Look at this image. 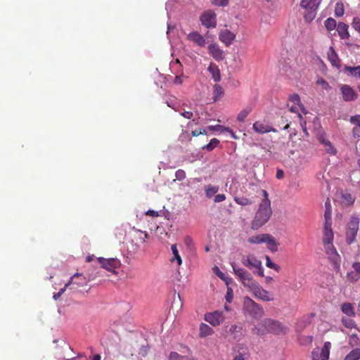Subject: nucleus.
<instances>
[{
	"mask_svg": "<svg viewBox=\"0 0 360 360\" xmlns=\"http://www.w3.org/2000/svg\"><path fill=\"white\" fill-rule=\"evenodd\" d=\"M187 38L188 40L200 47H204L206 44L205 39L198 32H192L189 33L187 36Z\"/></svg>",
	"mask_w": 360,
	"mask_h": 360,
	"instance_id": "obj_19",
	"label": "nucleus"
},
{
	"mask_svg": "<svg viewBox=\"0 0 360 360\" xmlns=\"http://www.w3.org/2000/svg\"><path fill=\"white\" fill-rule=\"evenodd\" d=\"M325 27L328 31H332L338 26L335 19L332 18H327L324 22Z\"/></svg>",
	"mask_w": 360,
	"mask_h": 360,
	"instance_id": "obj_41",
	"label": "nucleus"
},
{
	"mask_svg": "<svg viewBox=\"0 0 360 360\" xmlns=\"http://www.w3.org/2000/svg\"><path fill=\"white\" fill-rule=\"evenodd\" d=\"M208 50L210 54H211L216 60L219 61L224 59V51L219 48L218 44L215 43L211 44L208 46Z\"/></svg>",
	"mask_w": 360,
	"mask_h": 360,
	"instance_id": "obj_18",
	"label": "nucleus"
},
{
	"mask_svg": "<svg viewBox=\"0 0 360 360\" xmlns=\"http://www.w3.org/2000/svg\"><path fill=\"white\" fill-rule=\"evenodd\" d=\"M212 4L217 6H226L229 4V0H210Z\"/></svg>",
	"mask_w": 360,
	"mask_h": 360,
	"instance_id": "obj_48",
	"label": "nucleus"
},
{
	"mask_svg": "<svg viewBox=\"0 0 360 360\" xmlns=\"http://www.w3.org/2000/svg\"><path fill=\"white\" fill-rule=\"evenodd\" d=\"M263 199L259 204L258 209L251 223V228L257 230L264 225L270 219L272 214L271 202L268 198V193L262 190Z\"/></svg>",
	"mask_w": 360,
	"mask_h": 360,
	"instance_id": "obj_2",
	"label": "nucleus"
},
{
	"mask_svg": "<svg viewBox=\"0 0 360 360\" xmlns=\"http://www.w3.org/2000/svg\"><path fill=\"white\" fill-rule=\"evenodd\" d=\"M359 219L356 216H352L347 224L346 240L348 244L354 242L359 230Z\"/></svg>",
	"mask_w": 360,
	"mask_h": 360,
	"instance_id": "obj_9",
	"label": "nucleus"
},
{
	"mask_svg": "<svg viewBox=\"0 0 360 360\" xmlns=\"http://www.w3.org/2000/svg\"><path fill=\"white\" fill-rule=\"evenodd\" d=\"M347 278L352 281H356L360 278V276L354 271H352L347 273Z\"/></svg>",
	"mask_w": 360,
	"mask_h": 360,
	"instance_id": "obj_49",
	"label": "nucleus"
},
{
	"mask_svg": "<svg viewBox=\"0 0 360 360\" xmlns=\"http://www.w3.org/2000/svg\"><path fill=\"white\" fill-rule=\"evenodd\" d=\"M352 268L354 271L360 276V262H354L352 264Z\"/></svg>",
	"mask_w": 360,
	"mask_h": 360,
	"instance_id": "obj_63",
	"label": "nucleus"
},
{
	"mask_svg": "<svg viewBox=\"0 0 360 360\" xmlns=\"http://www.w3.org/2000/svg\"><path fill=\"white\" fill-rule=\"evenodd\" d=\"M175 176L177 180L182 181L186 178V172L183 169H178L175 172Z\"/></svg>",
	"mask_w": 360,
	"mask_h": 360,
	"instance_id": "obj_52",
	"label": "nucleus"
},
{
	"mask_svg": "<svg viewBox=\"0 0 360 360\" xmlns=\"http://www.w3.org/2000/svg\"><path fill=\"white\" fill-rule=\"evenodd\" d=\"M243 311L254 319H260L264 315L263 308L249 297H245Z\"/></svg>",
	"mask_w": 360,
	"mask_h": 360,
	"instance_id": "obj_4",
	"label": "nucleus"
},
{
	"mask_svg": "<svg viewBox=\"0 0 360 360\" xmlns=\"http://www.w3.org/2000/svg\"><path fill=\"white\" fill-rule=\"evenodd\" d=\"M224 128L226 127L220 124L210 125L207 127V129L210 131H221L222 132H224Z\"/></svg>",
	"mask_w": 360,
	"mask_h": 360,
	"instance_id": "obj_54",
	"label": "nucleus"
},
{
	"mask_svg": "<svg viewBox=\"0 0 360 360\" xmlns=\"http://www.w3.org/2000/svg\"><path fill=\"white\" fill-rule=\"evenodd\" d=\"M245 335V331L242 323H238L227 327L225 337L230 342L234 343L240 342Z\"/></svg>",
	"mask_w": 360,
	"mask_h": 360,
	"instance_id": "obj_7",
	"label": "nucleus"
},
{
	"mask_svg": "<svg viewBox=\"0 0 360 360\" xmlns=\"http://www.w3.org/2000/svg\"><path fill=\"white\" fill-rule=\"evenodd\" d=\"M214 334V330L210 326L206 323H201L199 326V337L201 338H206L207 336Z\"/></svg>",
	"mask_w": 360,
	"mask_h": 360,
	"instance_id": "obj_24",
	"label": "nucleus"
},
{
	"mask_svg": "<svg viewBox=\"0 0 360 360\" xmlns=\"http://www.w3.org/2000/svg\"><path fill=\"white\" fill-rule=\"evenodd\" d=\"M148 237V234L146 231L137 229H134V238L137 243L141 244L145 243Z\"/></svg>",
	"mask_w": 360,
	"mask_h": 360,
	"instance_id": "obj_29",
	"label": "nucleus"
},
{
	"mask_svg": "<svg viewBox=\"0 0 360 360\" xmlns=\"http://www.w3.org/2000/svg\"><path fill=\"white\" fill-rule=\"evenodd\" d=\"M233 298V291L231 288H227L226 294L225 295V299L227 302L231 303Z\"/></svg>",
	"mask_w": 360,
	"mask_h": 360,
	"instance_id": "obj_50",
	"label": "nucleus"
},
{
	"mask_svg": "<svg viewBox=\"0 0 360 360\" xmlns=\"http://www.w3.org/2000/svg\"><path fill=\"white\" fill-rule=\"evenodd\" d=\"M345 13L344 6L342 2H337L335 7V14L337 17H341Z\"/></svg>",
	"mask_w": 360,
	"mask_h": 360,
	"instance_id": "obj_43",
	"label": "nucleus"
},
{
	"mask_svg": "<svg viewBox=\"0 0 360 360\" xmlns=\"http://www.w3.org/2000/svg\"><path fill=\"white\" fill-rule=\"evenodd\" d=\"M207 131L205 129H200L199 130H194L192 131V135L193 136H198L200 134H206Z\"/></svg>",
	"mask_w": 360,
	"mask_h": 360,
	"instance_id": "obj_61",
	"label": "nucleus"
},
{
	"mask_svg": "<svg viewBox=\"0 0 360 360\" xmlns=\"http://www.w3.org/2000/svg\"><path fill=\"white\" fill-rule=\"evenodd\" d=\"M219 144V141L216 139H212L209 143L204 146L202 149L207 150V151L213 150Z\"/></svg>",
	"mask_w": 360,
	"mask_h": 360,
	"instance_id": "obj_40",
	"label": "nucleus"
},
{
	"mask_svg": "<svg viewBox=\"0 0 360 360\" xmlns=\"http://www.w3.org/2000/svg\"><path fill=\"white\" fill-rule=\"evenodd\" d=\"M327 56L328 60L333 67L337 68L341 67L340 60L333 46L329 47L327 51Z\"/></svg>",
	"mask_w": 360,
	"mask_h": 360,
	"instance_id": "obj_20",
	"label": "nucleus"
},
{
	"mask_svg": "<svg viewBox=\"0 0 360 360\" xmlns=\"http://www.w3.org/2000/svg\"><path fill=\"white\" fill-rule=\"evenodd\" d=\"M290 110L292 112L297 113V116L300 120L302 119V113L307 114V110L303 105L293 104L290 107Z\"/></svg>",
	"mask_w": 360,
	"mask_h": 360,
	"instance_id": "obj_34",
	"label": "nucleus"
},
{
	"mask_svg": "<svg viewBox=\"0 0 360 360\" xmlns=\"http://www.w3.org/2000/svg\"><path fill=\"white\" fill-rule=\"evenodd\" d=\"M340 90L342 96V99L345 101H353L357 98V94L348 84L340 85Z\"/></svg>",
	"mask_w": 360,
	"mask_h": 360,
	"instance_id": "obj_14",
	"label": "nucleus"
},
{
	"mask_svg": "<svg viewBox=\"0 0 360 360\" xmlns=\"http://www.w3.org/2000/svg\"><path fill=\"white\" fill-rule=\"evenodd\" d=\"M314 316V314H310L308 316H303L300 319L297 323H296L295 330L297 333H300L303 331V330L310 324L311 319Z\"/></svg>",
	"mask_w": 360,
	"mask_h": 360,
	"instance_id": "obj_21",
	"label": "nucleus"
},
{
	"mask_svg": "<svg viewBox=\"0 0 360 360\" xmlns=\"http://www.w3.org/2000/svg\"><path fill=\"white\" fill-rule=\"evenodd\" d=\"M253 130L260 134H263L268 132H276V129L272 127L271 126L269 125L268 124L265 123L264 122L262 121H257L253 124L252 126Z\"/></svg>",
	"mask_w": 360,
	"mask_h": 360,
	"instance_id": "obj_15",
	"label": "nucleus"
},
{
	"mask_svg": "<svg viewBox=\"0 0 360 360\" xmlns=\"http://www.w3.org/2000/svg\"><path fill=\"white\" fill-rule=\"evenodd\" d=\"M226 200V195L224 194H217L214 196V201L215 202H221Z\"/></svg>",
	"mask_w": 360,
	"mask_h": 360,
	"instance_id": "obj_60",
	"label": "nucleus"
},
{
	"mask_svg": "<svg viewBox=\"0 0 360 360\" xmlns=\"http://www.w3.org/2000/svg\"><path fill=\"white\" fill-rule=\"evenodd\" d=\"M234 201L242 206H246L250 205L252 204V202L251 200L245 198V197H235Z\"/></svg>",
	"mask_w": 360,
	"mask_h": 360,
	"instance_id": "obj_42",
	"label": "nucleus"
},
{
	"mask_svg": "<svg viewBox=\"0 0 360 360\" xmlns=\"http://www.w3.org/2000/svg\"><path fill=\"white\" fill-rule=\"evenodd\" d=\"M318 140L323 145L325 151L330 155H335L337 153V150L333 146L332 143L323 135H320L318 137Z\"/></svg>",
	"mask_w": 360,
	"mask_h": 360,
	"instance_id": "obj_17",
	"label": "nucleus"
},
{
	"mask_svg": "<svg viewBox=\"0 0 360 360\" xmlns=\"http://www.w3.org/2000/svg\"><path fill=\"white\" fill-rule=\"evenodd\" d=\"M333 241V239H323L324 250L328 259L333 264L335 269L339 270L341 258L335 248Z\"/></svg>",
	"mask_w": 360,
	"mask_h": 360,
	"instance_id": "obj_6",
	"label": "nucleus"
},
{
	"mask_svg": "<svg viewBox=\"0 0 360 360\" xmlns=\"http://www.w3.org/2000/svg\"><path fill=\"white\" fill-rule=\"evenodd\" d=\"M219 38L221 42L229 46L235 39L236 34L227 29H223L219 32Z\"/></svg>",
	"mask_w": 360,
	"mask_h": 360,
	"instance_id": "obj_16",
	"label": "nucleus"
},
{
	"mask_svg": "<svg viewBox=\"0 0 360 360\" xmlns=\"http://www.w3.org/2000/svg\"><path fill=\"white\" fill-rule=\"evenodd\" d=\"M264 243L267 245L268 249L272 252H275L278 251V247L279 243L276 240V239L270 234H266V237L265 238Z\"/></svg>",
	"mask_w": 360,
	"mask_h": 360,
	"instance_id": "obj_23",
	"label": "nucleus"
},
{
	"mask_svg": "<svg viewBox=\"0 0 360 360\" xmlns=\"http://www.w3.org/2000/svg\"><path fill=\"white\" fill-rule=\"evenodd\" d=\"M101 266L108 271H114L115 269H118L120 265V261L117 258L105 259L103 257L97 258Z\"/></svg>",
	"mask_w": 360,
	"mask_h": 360,
	"instance_id": "obj_13",
	"label": "nucleus"
},
{
	"mask_svg": "<svg viewBox=\"0 0 360 360\" xmlns=\"http://www.w3.org/2000/svg\"><path fill=\"white\" fill-rule=\"evenodd\" d=\"M331 344L330 342H326L323 347L319 349H316L312 352L313 360H328L330 354Z\"/></svg>",
	"mask_w": 360,
	"mask_h": 360,
	"instance_id": "obj_12",
	"label": "nucleus"
},
{
	"mask_svg": "<svg viewBox=\"0 0 360 360\" xmlns=\"http://www.w3.org/2000/svg\"><path fill=\"white\" fill-rule=\"evenodd\" d=\"M352 25V27L360 34V18H354Z\"/></svg>",
	"mask_w": 360,
	"mask_h": 360,
	"instance_id": "obj_47",
	"label": "nucleus"
},
{
	"mask_svg": "<svg viewBox=\"0 0 360 360\" xmlns=\"http://www.w3.org/2000/svg\"><path fill=\"white\" fill-rule=\"evenodd\" d=\"M184 244L187 248L192 250L194 248V242L191 237L187 236L184 238Z\"/></svg>",
	"mask_w": 360,
	"mask_h": 360,
	"instance_id": "obj_46",
	"label": "nucleus"
},
{
	"mask_svg": "<svg viewBox=\"0 0 360 360\" xmlns=\"http://www.w3.org/2000/svg\"><path fill=\"white\" fill-rule=\"evenodd\" d=\"M200 20L207 28H214L217 26V15L214 11L207 10L202 13Z\"/></svg>",
	"mask_w": 360,
	"mask_h": 360,
	"instance_id": "obj_11",
	"label": "nucleus"
},
{
	"mask_svg": "<svg viewBox=\"0 0 360 360\" xmlns=\"http://www.w3.org/2000/svg\"><path fill=\"white\" fill-rule=\"evenodd\" d=\"M169 360H198L191 354L183 356L176 352H172L168 356Z\"/></svg>",
	"mask_w": 360,
	"mask_h": 360,
	"instance_id": "obj_31",
	"label": "nucleus"
},
{
	"mask_svg": "<svg viewBox=\"0 0 360 360\" xmlns=\"http://www.w3.org/2000/svg\"><path fill=\"white\" fill-rule=\"evenodd\" d=\"M356 126L353 129V135L354 137H360V124H354Z\"/></svg>",
	"mask_w": 360,
	"mask_h": 360,
	"instance_id": "obj_59",
	"label": "nucleus"
},
{
	"mask_svg": "<svg viewBox=\"0 0 360 360\" xmlns=\"http://www.w3.org/2000/svg\"><path fill=\"white\" fill-rule=\"evenodd\" d=\"M359 343V338L356 335H352L349 338V344L352 346L355 345H358Z\"/></svg>",
	"mask_w": 360,
	"mask_h": 360,
	"instance_id": "obj_58",
	"label": "nucleus"
},
{
	"mask_svg": "<svg viewBox=\"0 0 360 360\" xmlns=\"http://www.w3.org/2000/svg\"><path fill=\"white\" fill-rule=\"evenodd\" d=\"M322 0H301L300 6L304 9V18L310 22L316 15L318 8Z\"/></svg>",
	"mask_w": 360,
	"mask_h": 360,
	"instance_id": "obj_5",
	"label": "nucleus"
},
{
	"mask_svg": "<svg viewBox=\"0 0 360 360\" xmlns=\"http://www.w3.org/2000/svg\"><path fill=\"white\" fill-rule=\"evenodd\" d=\"M340 202L344 205H350L354 202V197L349 193L340 192L339 194Z\"/></svg>",
	"mask_w": 360,
	"mask_h": 360,
	"instance_id": "obj_25",
	"label": "nucleus"
},
{
	"mask_svg": "<svg viewBox=\"0 0 360 360\" xmlns=\"http://www.w3.org/2000/svg\"><path fill=\"white\" fill-rule=\"evenodd\" d=\"M208 71L212 75V77L214 82H219L221 80L220 71L218 66L214 63H210L208 67Z\"/></svg>",
	"mask_w": 360,
	"mask_h": 360,
	"instance_id": "obj_30",
	"label": "nucleus"
},
{
	"mask_svg": "<svg viewBox=\"0 0 360 360\" xmlns=\"http://www.w3.org/2000/svg\"><path fill=\"white\" fill-rule=\"evenodd\" d=\"M290 101L295 105H302L300 102V98L297 94H292L290 96Z\"/></svg>",
	"mask_w": 360,
	"mask_h": 360,
	"instance_id": "obj_53",
	"label": "nucleus"
},
{
	"mask_svg": "<svg viewBox=\"0 0 360 360\" xmlns=\"http://www.w3.org/2000/svg\"><path fill=\"white\" fill-rule=\"evenodd\" d=\"M325 206H326V212H325V214H324L325 218L331 217L332 209H331L330 201L329 199H327V200L326 201Z\"/></svg>",
	"mask_w": 360,
	"mask_h": 360,
	"instance_id": "obj_45",
	"label": "nucleus"
},
{
	"mask_svg": "<svg viewBox=\"0 0 360 360\" xmlns=\"http://www.w3.org/2000/svg\"><path fill=\"white\" fill-rule=\"evenodd\" d=\"M213 272L217 275L221 279H224V274L220 271L219 268L217 266H214L212 269Z\"/></svg>",
	"mask_w": 360,
	"mask_h": 360,
	"instance_id": "obj_57",
	"label": "nucleus"
},
{
	"mask_svg": "<svg viewBox=\"0 0 360 360\" xmlns=\"http://www.w3.org/2000/svg\"><path fill=\"white\" fill-rule=\"evenodd\" d=\"M345 70L348 72L350 76L360 78V66L350 67L345 66Z\"/></svg>",
	"mask_w": 360,
	"mask_h": 360,
	"instance_id": "obj_38",
	"label": "nucleus"
},
{
	"mask_svg": "<svg viewBox=\"0 0 360 360\" xmlns=\"http://www.w3.org/2000/svg\"><path fill=\"white\" fill-rule=\"evenodd\" d=\"M299 340L302 345H307V344H309L312 342L313 337L312 336L300 337V338H299Z\"/></svg>",
	"mask_w": 360,
	"mask_h": 360,
	"instance_id": "obj_55",
	"label": "nucleus"
},
{
	"mask_svg": "<svg viewBox=\"0 0 360 360\" xmlns=\"http://www.w3.org/2000/svg\"><path fill=\"white\" fill-rule=\"evenodd\" d=\"M267 233H262L250 237L248 241L251 244H261L264 243L265 238Z\"/></svg>",
	"mask_w": 360,
	"mask_h": 360,
	"instance_id": "obj_33",
	"label": "nucleus"
},
{
	"mask_svg": "<svg viewBox=\"0 0 360 360\" xmlns=\"http://www.w3.org/2000/svg\"><path fill=\"white\" fill-rule=\"evenodd\" d=\"M337 32L342 39H346L349 37L348 25L345 22L338 23L337 26Z\"/></svg>",
	"mask_w": 360,
	"mask_h": 360,
	"instance_id": "obj_26",
	"label": "nucleus"
},
{
	"mask_svg": "<svg viewBox=\"0 0 360 360\" xmlns=\"http://www.w3.org/2000/svg\"><path fill=\"white\" fill-rule=\"evenodd\" d=\"M331 217L325 218L323 239H333Z\"/></svg>",
	"mask_w": 360,
	"mask_h": 360,
	"instance_id": "obj_22",
	"label": "nucleus"
},
{
	"mask_svg": "<svg viewBox=\"0 0 360 360\" xmlns=\"http://www.w3.org/2000/svg\"><path fill=\"white\" fill-rule=\"evenodd\" d=\"M316 83L317 84L320 85L323 89L329 90L330 89L329 84L323 79H319Z\"/></svg>",
	"mask_w": 360,
	"mask_h": 360,
	"instance_id": "obj_51",
	"label": "nucleus"
},
{
	"mask_svg": "<svg viewBox=\"0 0 360 360\" xmlns=\"http://www.w3.org/2000/svg\"><path fill=\"white\" fill-rule=\"evenodd\" d=\"M342 323L347 328H353L356 327L355 322L351 319L342 318Z\"/></svg>",
	"mask_w": 360,
	"mask_h": 360,
	"instance_id": "obj_44",
	"label": "nucleus"
},
{
	"mask_svg": "<svg viewBox=\"0 0 360 360\" xmlns=\"http://www.w3.org/2000/svg\"><path fill=\"white\" fill-rule=\"evenodd\" d=\"M72 277H75L72 284H75L79 287L84 286L89 281V279L82 274L76 273Z\"/></svg>",
	"mask_w": 360,
	"mask_h": 360,
	"instance_id": "obj_28",
	"label": "nucleus"
},
{
	"mask_svg": "<svg viewBox=\"0 0 360 360\" xmlns=\"http://www.w3.org/2000/svg\"><path fill=\"white\" fill-rule=\"evenodd\" d=\"M180 114L186 119H191L193 117V112L191 111H184L181 112Z\"/></svg>",
	"mask_w": 360,
	"mask_h": 360,
	"instance_id": "obj_62",
	"label": "nucleus"
},
{
	"mask_svg": "<svg viewBox=\"0 0 360 360\" xmlns=\"http://www.w3.org/2000/svg\"><path fill=\"white\" fill-rule=\"evenodd\" d=\"M360 359V349L352 350L345 358V360H359Z\"/></svg>",
	"mask_w": 360,
	"mask_h": 360,
	"instance_id": "obj_39",
	"label": "nucleus"
},
{
	"mask_svg": "<svg viewBox=\"0 0 360 360\" xmlns=\"http://www.w3.org/2000/svg\"><path fill=\"white\" fill-rule=\"evenodd\" d=\"M262 326L264 327V330L257 329L256 333L257 335H262L265 332H271L276 334L285 333V329L278 321L272 319H265L262 322Z\"/></svg>",
	"mask_w": 360,
	"mask_h": 360,
	"instance_id": "obj_8",
	"label": "nucleus"
},
{
	"mask_svg": "<svg viewBox=\"0 0 360 360\" xmlns=\"http://www.w3.org/2000/svg\"><path fill=\"white\" fill-rule=\"evenodd\" d=\"M204 319L208 322L211 326L216 327L221 324L224 320L225 316L223 311L216 310L212 312H207L204 315Z\"/></svg>",
	"mask_w": 360,
	"mask_h": 360,
	"instance_id": "obj_10",
	"label": "nucleus"
},
{
	"mask_svg": "<svg viewBox=\"0 0 360 360\" xmlns=\"http://www.w3.org/2000/svg\"><path fill=\"white\" fill-rule=\"evenodd\" d=\"M234 274L238 276L243 285L248 288L254 296L262 301L269 302L274 300L270 293L264 290L258 282L253 279L252 275L245 269L238 266L234 262L231 263Z\"/></svg>",
	"mask_w": 360,
	"mask_h": 360,
	"instance_id": "obj_1",
	"label": "nucleus"
},
{
	"mask_svg": "<svg viewBox=\"0 0 360 360\" xmlns=\"http://www.w3.org/2000/svg\"><path fill=\"white\" fill-rule=\"evenodd\" d=\"M252 110V108L251 106H247L244 108L238 114L237 120L240 122H243Z\"/></svg>",
	"mask_w": 360,
	"mask_h": 360,
	"instance_id": "obj_36",
	"label": "nucleus"
},
{
	"mask_svg": "<svg viewBox=\"0 0 360 360\" xmlns=\"http://www.w3.org/2000/svg\"><path fill=\"white\" fill-rule=\"evenodd\" d=\"M341 310L343 314L349 316L354 317L355 316V311L352 304L349 302H345L341 305Z\"/></svg>",
	"mask_w": 360,
	"mask_h": 360,
	"instance_id": "obj_32",
	"label": "nucleus"
},
{
	"mask_svg": "<svg viewBox=\"0 0 360 360\" xmlns=\"http://www.w3.org/2000/svg\"><path fill=\"white\" fill-rule=\"evenodd\" d=\"M224 94L223 88L219 84H214L213 86V100L217 101Z\"/></svg>",
	"mask_w": 360,
	"mask_h": 360,
	"instance_id": "obj_37",
	"label": "nucleus"
},
{
	"mask_svg": "<svg viewBox=\"0 0 360 360\" xmlns=\"http://www.w3.org/2000/svg\"><path fill=\"white\" fill-rule=\"evenodd\" d=\"M242 264L252 271L254 274L263 277L264 268L262 262L253 254L243 255L241 258Z\"/></svg>",
	"mask_w": 360,
	"mask_h": 360,
	"instance_id": "obj_3",
	"label": "nucleus"
},
{
	"mask_svg": "<svg viewBox=\"0 0 360 360\" xmlns=\"http://www.w3.org/2000/svg\"><path fill=\"white\" fill-rule=\"evenodd\" d=\"M248 357V354L247 352L239 353L238 354L233 360H245Z\"/></svg>",
	"mask_w": 360,
	"mask_h": 360,
	"instance_id": "obj_56",
	"label": "nucleus"
},
{
	"mask_svg": "<svg viewBox=\"0 0 360 360\" xmlns=\"http://www.w3.org/2000/svg\"><path fill=\"white\" fill-rule=\"evenodd\" d=\"M171 250L173 257L170 259V262L173 264L176 263L178 266H181L182 264V259L181 255H179L177 245L176 244H173L171 246Z\"/></svg>",
	"mask_w": 360,
	"mask_h": 360,
	"instance_id": "obj_27",
	"label": "nucleus"
},
{
	"mask_svg": "<svg viewBox=\"0 0 360 360\" xmlns=\"http://www.w3.org/2000/svg\"><path fill=\"white\" fill-rule=\"evenodd\" d=\"M219 190L218 186H212L211 184L205 186V195L208 198H211Z\"/></svg>",
	"mask_w": 360,
	"mask_h": 360,
	"instance_id": "obj_35",
	"label": "nucleus"
},
{
	"mask_svg": "<svg viewBox=\"0 0 360 360\" xmlns=\"http://www.w3.org/2000/svg\"><path fill=\"white\" fill-rule=\"evenodd\" d=\"M350 120H351V122L353 124H360V115L352 117Z\"/></svg>",
	"mask_w": 360,
	"mask_h": 360,
	"instance_id": "obj_64",
	"label": "nucleus"
}]
</instances>
